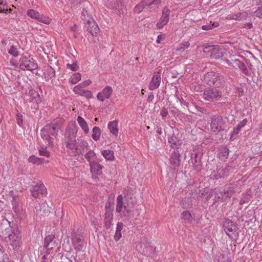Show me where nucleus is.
Returning a JSON list of instances; mask_svg holds the SVG:
<instances>
[{
	"instance_id": "obj_1",
	"label": "nucleus",
	"mask_w": 262,
	"mask_h": 262,
	"mask_svg": "<svg viewBox=\"0 0 262 262\" xmlns=\"http://www.w3.org/2000/svg\"><path fill=\"white\" fill-rule=\"evenodd\" d=\"M0 230L5 232L6 241L9 243L13 249L15 250L19 249L21 241V230L17 224H13L12 226L10 225V222L7 220H2L0 225Z\"/></svg>"
},
{
	"instance_id": "obj_2",
	"label": "nucleus",
	"mask_w": 262,
	"mask_h": 262,
	"mask_svg": "<svg viewBox=\"0 0 262 262\" xmlns=\"http://www.w3.org/2000/svg\"><path fill=\"white\" fill-rule=\"evenodd\" d=\"M116 210L117 213L122 212L121 216L124 220L129 221L133 217V212L134 208V203L130 192L125 196L123 201V196L120 194L117 198Z\"/></svg>"
},
{
	"instance_id": "obj_3",
	"label": "nucleus",
	"mask_w": 262,
	"mask_h": 262,
	"mask_svg": "<svg viewBox=\"0 0 262 262\" xmlns=\"http://www.w3.org/2000/svg\"><path fill=\"white\" fill-rule=\"evenodd\" d=\"M58 125L55 123L48 124L40 131L41 138L48 142V145L53 146L54 137L57 135Z\"/></svg>"
},
{
	"instance_id": "obj_4",
	"label": "nucleus",
	"mask_w": 262,
	"mask_h": 262,
	"mask_svg": "<svg viewBox=\"0 0 262 262\" xmlns=\"http://www.w3.org/2000/svg\"><path fill=\"white\" fill-rule=\"evenodd\" d=\"M204 82L210 86L220 88L225 84L224 76L215 72H209L204 76Z\"/></svg>"
},
{
	"instance_id": "obj_5",
	"label": "nucleus",
	"mask_w": 262,
	"mask_h": 262,
	"mask_svg": "<svg viewBox=\"0 0 262 262\" xmlns=\"http://www.w3.org/2000/svg\"><path fill=\"white\" fill-rule=\"evenodd\" d=\"M81 18L84 21L83 23L87 30L93 36H97L99 32V28L85 9H83L81 12Z\"/></svg>"
},
{
	"instance_id": "obj_6",
	"label": "nucleus",
	"mask_w": 262,
	"mask_h": 262,
	"mask_svg": "<svg viewBox=\"0 0 262 262\" xmlns=\"http://www.w3.org/2000/svg\"><path fill=\"white\" fill-rule=\"evenodd\" d=\"M77 132L76 126L72 124L68 126L65 132L64 142L66 146L70 149H74L76 145V135Z\"/></svg>"
},
{
	"instance_id": "obj_7",
	"label": "nucleus",
	"mask_w": 262,
	"mask_h": 262,
	"mask_svg": "<svg viewBox=\"0 0 262 262\" xmlns=\"http://www.w3.org/2000/svg\"><path fill=\"white\" fill-rule=\"evenodd\" d=\"M84 232L82 229H76L74 228L71 233V238L74 249L77 251H80L84 245Z\"/></svg>"
},
{
	"instance_id": "obj_8",
	"label": "nucleus",
	"mask_w": 262,
	"mask_h": 262,
	"mask_svg": "<svg viewBox=\"0 0 262 262\" xmlns=\"http://www.w3.org/2000/svg\"><path fill=\"white\" fill-rule=\"evenodd\" d=\"M236 184L233 183L225 185L222 189L216 191V196L222 201H225L230 199L234 193V189L236 188Z\"/></svg>"
},
{
	"instance_id": "obj_9",
	"label": "nucleus",
	"mask_w": 262,
	"mask_h": 262,
	"mask_svg": "<svg viewBox=\"0 0 262 262\" xmlns=\"http://www.w3.org/2000/svg\"><path fill=\"white\" fill-rule=\"evenodd\" d=\"M19 68L23 70L32 71L36 70L37 64L34 62V60L30 56L23 55L19 60Z\"/></svg>"
},
{
	"instance_id": "obj_10",
	"label": "nucleus",
	"mask_w": 262,
	"mask_h": 262,
	"mask_svg": "<svg viewBox=\"0 0 262 262\" xmlns=\"http://www.w3.org/2000/svg\"><path fill=\"white\" fill-rule=\"evenodd\" d=\"M222 97V92L213 88L205 89L203 93V98L207 101L213 102L218 100Z\"/></svg>"
},
{
	"instance_id": "obj_11",
	"label": "nucleus",
	"mask_w": 262,
	"mask_h": 262,
	"mask_svg": "<svg viewBox=\"0 0 262 262\" xmlns=\"http://www.w3.org/2000/svg\"><path fill=\"white\" fill-rule=\"evenodd\" d=\"M203 155L201 149L199 148L193 150L191 153V163L193 164L194 169L199 171L202 168L201 157Z\"/></svg>"
},
{
	"instance_id": "obj_12",
	"label": "nucleus",
	"mask_w": 262,
	"mask_h": 262,
	"mask_svg": "<svg viewBox=\"0 0 262 262\" xmlns=\"http://www.w3.org/2000/svg\"><path fill=\"white\" fill-rule=\"evenodd\" d=\"M225 122L223 117L219 115L213 116L211 118V129L212 132L218 133L224 129Z\"/></svg>"
},
{
	"instance_id": "obj_13",
	"label": "nucleus",
	"mask_w": 262,
	"mask_h": 262,
	"mask_svg": "<svg viewBox=\"0 0 262 262\" xmlns=\"http://www.w3.org/2000/svg\"><path fill=\"white\" fill-rule=\"evenodd\" d=\"M161 1L155 0L152 2H146L145 1H142L139 4L137 5L134 8V11L137 13H140L141 12L145 6L149 7L150 9L152 8V5H155L158 8L159 6L161 4Z\"/></svg>"
},
{
	"instance_id": "obj_14",
	"label": "nucleus",
	"mask_w": 262,
	"mask_h": 262,
	"mask_svg": "<svg viewBox=\"0 0 262 262\" xmlns=\"http://www.w3.org/2000/svg\"><path fill=\"white\" fill-rule=\"evenodd\" d=\"M170 10L166 7H164L162 11V15L160 18L159 21L157 23V27L158 29L162 28L163 27L166 25L169 19Z\"/></svg>"
},
{
	"instance_id": "obj_15",
	"label": "nucleus",
	"mask_w": 262,
	"mask_h": 262,
	"mask_svg": "<svg viewBox=\"0 0 262 262\" xmlns=\"http://www.w3.org/2000/svg\"><path fill=\"white\" fill-rule=\"evenodd\" d=\"M31 194L34 198H37L39 193L45 194L47 193V189L43 183L39 182L37 185L32 187Z\"/></svg>"
},
{
	"instance_id": "obj_16",
	"label": "nucleus",
	"mask_w": 262,
	"mask_h": 262,
	"mask_svg": "<svg viewBox=\"0 0 262 262\" xmlns=\"http://www.w3.org/2000/svg\"><path fill=\"white\" fill-rule=\"evenodd\" d=\"M180 154L178 150H174L170 158V167L174 170L177 169L180 165Z\"/></svg>"
},
{
	"instance_id": "obj_17",
	"label": "nucleus",
	"mask_w": 262,
	"mask_h": 262,
	"mask_svg": "<svg viewBox=\"0 0 262 262\" xmlns=\"http://www.w3.org/2000/svg\"><path fill=\"white\" fill-rule=\"evenodd\" d=\"M88 146V143L86 141L78 140L74 149H75V152L77 155H82Z\"/></svg>"
},
{
	"instance_id": "obj_18",
	"label": "nucleus",
	"mask_w": 262,
	"mask_h": 262,
	"mask_svg": "<svg viewBox=\"0 0 262 262\" xmlns=\"http://www.w3.org/2000/svg\"><path fill=\"white\" fill-rule=\"evenodd\" d=\"M161 80V77L159 73H155L151 79V80L149 82V90H154L157 89L160 85Z\"/></svg>"
},
{
	"instance_id": "obj_19",
	"label": "nucleus",
	"mask_w": 262,
	"mask_h": 262,
	"mask_svg": "<svg viewBox=\"0 0 262 262\" xmlns=\"http://www.w3.org/2000/svg\"><path fill=\"white\" fill-rule=\"evenodd\" d=\"M223 226L224 227V229L226 232V234L230 237H231V236L228 233V232L236 231L237 230V225L236 224H235L232 221H231L229 219L226 220L225 221V222L223 224Z\"/></svg>"
},
{
	"instance_id": "obj_20",
	"label": "nucleus",
	"mask_w": 262,
	"mask_h": 262,
	"mask_svg": "<svg viewBox=\"0 0 262 262\" xmlns=\"http://www.w3.org/2000/svg\"><path fill=\"white\" fill-rule=\"evenodd\" d=\"M55 236L53 234H50L47 236L45 238L44 247L48 250H51L56 244V243L54 240Z\"/></svg>"
},
{
	"instance_id": "obj_21",
	"label": "nucleus",
	"mask_w": 262,
	"mask_h": 262,
	"mask_svg": "<svg viewBox=\"0 0 262 262\" xmlns=\"http://www.w3.org/2000/svg\"><path fill=\"white\" fill-rule=\"evenodd\" d=\"M53 61L54 65L49 64L47 69V75L48 78H52L55 75V69L58 68V60L56 58H54Z\"/></svg>"
},
{
	"instance_id": "obj_22",
	"label": "nucleus",
	"mask_w": 262,
	"mask_h": 262,
	"mask_svg": "<svg viewBox=\"0 0 262 262\" xmlns=\"http://www.w3.org/2000/svg\"><path fill=\"white\" fill-rule=\"evenodd\" d=\"M231 167L229 166L219 168L217 170V173L213 175V176L216 179L227 177L229 174V171Z\"/></svg>"
},
{
	"instance_id": "obj_23",
	"label": "nucleus",
	"mask_w": 262,
	"mask_h": 262,
	"mask_svg": "<svg viewBox=\"0 0 262 262\" xmlns=\"http://www.w3.org/2000/svg\"><path fill=\"white\" fill-rule=\"evenodd\" d=\"M168 141L170 146L173 148L178 149L182 144V142L174 134L168 138Z\"/></svg>"
},
{
	"instance_id": "obj_24",
	"label": "nucleus",
	"mask_w": 262,
	"mask_h": 262,
	"mask_svg": "<svg viewBox=\"0 0 262 262\" xmlns=\"http://www.w3.org/2000/svg\"><path fill=\"white\" fill-rule=\"evenodd\" d=\"M113 219V213L105 212L104 214V224L106 229H108L111 228Z\"/></svg>"
},
{
	"instance_id": "obj_25",
	"label": "nucleus",
	"mask_w": 262,
	"mask_h": 262,
	"mask_svg": "<svg viewBox=\"0 0 262 262\" xmlns=\"http://www.w3.org/2000/svg\"><path fill=\"white\" fill-rule=\"evenodd\" d=\"M118 120H114L110 122L107 125L110 132L115 136H117L118 134Z\"/></svg>"
},
{
	"instance_id": "obj_26",
	"label": "nucleus",
	"mask_w": 262,
	"mask_h": 262,
	"mask_svg": "<svg viewBox=\"0 0 262 262\" xmlns=\"http://www.w3.org/2000/svg\"><path fill=\"white\" fill-rule=\"evenodd\" d=\"M77 121L81 128L83 129L84 134H88L89 133V128L86 122L80 116L77 118Z\"/></svg>"
},
{
	"instance_id": "obj_27",
	"label": "nucleus",
	"mask_w": 262,
	"mask_h": 262,
	"mask_svg": "<svg viewBox=\"0 0 262 262\" xmlns=\"http://www.w3.org/2000/svg\"><path fill=\"white\" fill-rule=\"evenodd\" d=\"M91 171L96 174H100L102 166L96 162H91L90 164Z\"/></svg>"
},
{
	"instance_id": "obj_28",
	"label": "nucleus",
	"mask_w": 262,
	"mask_h": 262,
	"mask_svg": "<svg viewBox=\"0 0 262 262\" xmlns=\"http://www.w3.org/2000/svg\"><path fill=\"white\" fill-rule=\"evenodd\" d=\"M235 62L243 73L246 75H249L250 73L245 63L239 60H235Z\"/></svg>"
},
{
	"instance_id": "obj_29",
	"label": "nucleus",
	"mask_w": 262,
	"mask_h": 262,
	"mask_svg": "<svg viewBox=\"0 0 262 262\" xmlns=\"http://www.w3.org/2000/svg\"><path fill=\"white\" fill-rule=\"evenodd\" d=\"M229 149L227 147H223L219 150V157L221 160H225L228 158Z\"/></svg>"
},
{
	"instance_id": "obj_30",
	"label": "nucleus",
	"mask_w": 262,
	"mask_h": 262,
	"mask_svg": "<svg viewBox=\"0 0 262 262\" xmlns=\"http://www.w3.org/2000/svg\"><path fill=\"white\" fill-rule=\"evenodd\" d=\"M28 160L30 163L37 165L42 164L45 162L43 158H38L34 155L29 157Z\"/></svg>"
},
{
	"instance_id": "obj_31",
	"label": "nucleus",
	"mask_w": 262,
	"mask_h": 262,
	"mask_svg": "<svg viewBox=\"0 0 262 262\" xmlns=\"http://www.w3.org/2000/svg\"><path fill=\"white\" fill-rule=\"evenodd\" d=\"M101 134V132L100 128L97 126H95L93 128L92 137L94 140L97 141L99 140Z\"/></svg>"
},
{
	"instance_id": "obj_32",
	"label": "nucleus",
	"mask_w": 262,
	"mask_h": 262,
	"mask_svg": "<svg viewBox=\"0 0 262 262\" xmlns=\"http://www.w3.org/2000/svg\"><path fill=\"white\" fill-rule=\"evenodd\" d=\"M103 156L108 161L114 160V152L110 150H104L102 151Z\"/></svg>"
},
{
	"instance_id": "obj_33",
	"label": "nucleus",
	"mask_w": 262,
	"mask_h": 262,
	"mask_svg": "<svg viewBox=\"0 0 262 262\" xmlns=\"http://www.w3.org/2000/svg\"><path fill=\"white\" fill-rule=\"evenodd\" d=\"M85 158L90 164L91 162H93L92 161V160H94L96 158V153L94 150H90L88 153L86 154L85 155Z\"/></svg>"
},
{
	"instance_id": "obj_34",
	"label": "nucleus",
	"mask_w": 262,
	"mask_h": 262,
	"mask_svg": "<svg viewBox=\"0 0 262 262\" xmlns=\"http://www.w3.org/2000/svg\"><path fill=\"white\" fill-rule=\"evenodd\" d=\"M81 76L80 73H76L73 74L70 77L69 81L72 84H76L80 80Z\"/></svg>"
},
{
	"instance_id": "obj_35",
	"label": "nucleus",
	"mask_w": 262,
	"mask_h": 262,
	"mask_svg": "<svg viewBox=\"0 0 262 262\" xmlns=\"http://www.w3.org/2000/svg\"><path fill=\"white\" fill-rule=\"evenodd\" d=\"M113 93V89L110 86L105 87L102 91V93L105 96V98L108 99Z\"/></svg>"
},
{
	"instance_id": "obj_36",
	"label": "nucleus",
	"mask_w": 262,
	"mask_h": 262,
	"mask_svg": "<svg viewBox=\"0 0 262 262\" xmlns=\"http://www.w3.org/2000/svg\"><path fill=\"white\" fill-rule=\"evenodd\" d=\"M14 212L20 220L24 219L26 216V211L25 210L19 208H15Z\"/></svg>"
},
{
	"instance_id": "obj_37",
	"label": "nucleus",
	"mask_w": 262,
	"mask_h": 262,
	"mask_svg": "<svg viewBox=\"0 0 262 262\" xmlns=\"http://www.w3.org/2000/svg\"><path fill=\"white\" fill-rule=\"evenodd\" d=\"M181 218L185 220L187 222H190L192 219L190 213L188 211H185L181 214Z\"/></svg>"
},
{
	"instance_id": "obj_38",
	"label": "nucleus",
	"mask_w": 262,
	"mask_h": 262,
	"mask_svg": "<svg viewBox=\"0 0 262 262\" xmlns=\"http://www.w3.org/2000/svg\"><path fill=\"white\" fill-rule=\"evenodd\" d=\"M190 46V43L188 41H185L181 43L179 47L176 49V50L178 52H182L186 49L188 48Z\"/></svg>"
},
{
	"instance_id": "obj_39",
	"label": "nucleus",
	"mask_w": 262,
	"mask_h": 262,
	"mask_svg": "<svg viewBox=\"0 0 262 262\" xmlns=\"http://www.w3.org/2000/svg\"><path fill=\"white\" fill-rule=\"evenodd\" d=\"M27 15L32 18L37 19L39 15V12L33 9H29L27 11Z\"/></svg>"
},
{
	"instance_id": "obj_40",
	"label": "nucleus",
	"mask_w": 262,
	"mask_h": 262,
	"mask_svg": "<svg viewBox=\"0 0 262 262\" xmlns=\"http://www.w3.org/2000/svg\"><path fill=\"white\" fill-rule=\"evenodd\" d=\"M113 209V202L108 200L105 204V212L112 213Z\"/></svg>"
},
{
	"instance_id": "obj_41",
	"label": "nucleus",
	"mask_w": 262,
	"mask_h": 262,
	"mask_svg": "<svg viewBox=\"0 0 262 262\" xmlns=\"http://www.w3.org/2000/svg\"><path fill=\"white\" fill-rule=\"evenodd\" d=\"M39 154L41 156H44L49 158L50 156V152L47 149V148L41 147L39 149Z\"/></svg>"
},
{
	"instance_id": "obj_42",
	"label": "nucleus",
	"mask_w": 262,
	"mask_h": 262,
	"mask_svg": "<svg viewBox=\"0 0 262 262\" xmlns=\"http://www.w3.org/2000/svg\"><path fill=\"white\" fill-rule=\"evenodd\" d=\"M9 54L12 55L13 57H17L18 55L17 49L14 46H11L8 51Z\"/></svg>"
},
{
	"instance_id": "obj_43",
	"label": "nucleus",
	"mask_w": 262,
	"mask_h": 262,
	"mask_svg": "<svg viewBox=\"0 0 262 262\" xmlns=\"http://www.w3.org/2000/svg\"><path fill=\"white\" fill-rule=\"evenodd\" d=\"M216 48L214 46H208L207 47H205L204 48V52L205 53H210L211 55L213 53H215V50Z\"/></svg>"
},
{
	"instance_id": "obj_44",
	"label": "nucleus",
	"mask_w": 262,
	"mask_h": 262,
	"mask_svg": "<svg viewBox=\"0 0 262 262\" xmlns=\"http://www.w3.org/2000/svg\"><path fill=\"white\" fill-rule=\"evenodd\" d=\"M36 20L45 24H49L50 23V20L49 18H46L44 16L40 15L39 14Z\"/></svg>"
},
{
	"instance_id": "obj_45",
	"label": "nucleus",
	"mask_w": 262,
	"mask_h": 262,
	"mask_svg": "<svg viewBox=\"0 0 262 262\" xmlns=\"http://www.w3.org/2000/svg\"><path fill=\"white\" fill-rule=\"evenodd\" d=\"M250 200V196L249 194L246 193L244 194L243 198L241 199L239 201V204L243 205L244 203H248Z\"/></svg>"
},
{
	"instance_id": "obj_46",
	"label": "nucleus",
	"mask_w": 262,
	"mask_h": 262,
	"mask_svg": "<svg viewBox=\"0 0 262 262\" xmlns=\"http://www.w3.org/2000/svg\"><path fill=\"white\" fill-rule=\"evenodd\" d=\"M81 96H84L88 99H90L92 97V93L89 90H83L81 92V93L80 94Z\"/></svg>"
},
{
	"instance_id": "obj_47",
	"label": "nucleus",
	"mask_w": 262,
	"mask_h": 262,
	"mask_svg": "<svg viewBox=\"0 0 262 262\" xmlns=\"http://www.w3.org/2000/svg\"><path fill=\"white\" fill-rule=\"evenodd\" d=\"M236 17L234 18L235 19L241 20L242 19H246L247 17V13L246 12L238 13L235 15Z\"/></svg>"
},
{
	"instance_id": "obj_48",
	"label": "nucleus",
	"mask_w": 262,
	"mask_h": 262,
	"mask_svg": "<svg viewBox=\"0 0 262 262\" xmlns=\"http://www.w3.org/2000/svg\"><path fill=\"white\" fill-rule=\"evenodd\" d=\"M8 11L7 6L6 4H4L3 3L0 1V13H7Z\"/></svg>"
},
{
	"instance_id": "obj_49",
	"label": "nucleus",
	"mask_w": 262,
	"mask_h": 262,
	"mask_svg": "<svg viewBox=\"0 0 262 262\" xmlns=\"http://www.w3.org/2000/svg\"><path fill=\"white\" fill-rule=\"evenodd\" d=\"M66 257L70 262H72L73 260L76 262V260H79L80 259H77L76 256L72 255L71 253H68L66 254Z\"/></svg>"
},
{
	"instance_id": "obj_50",
	"label": "nucleus",
	"mask_w": 262,
	"mask_h": 262,
	"mask_svg": "<svg viewBox=\"0 0 262 262\" xmlns=\"http://www.w3.org/2000/svg\"><path fill=\"white\" fill-rule=\"evenodd\" d=\"M67 68L71 69L73 71H76L78 69V66L77 65V62H74L72 64L70 63L67 64Z\"/></svg>"
},
{
	"instance_id": "obj_51",
	"label": "nucleus",
	"mask_w": 262,
	"mask_h": 262,
	"mask_svg": "<svg viewBox=\"0 0 262 262\" xmlns=\"http://www.w3.org/2000/svg\"><path fill=\"white\" fill-rule=\"evenodd\" d=\"M17 123L20 126H22L23 120V116L19 113H18L16 115V117Z\"/></svg>"
},
{
	"instance_id": "obj_52",
	"label": "nucleus",
	"mask_w": 262,
	"mask_h": 262,
	"mask_svg": "<svg viewBox=\"0 0 262 262\" xmlns=\"http://www.w3.org/2000/svg\"><path fill=\"white\" fill-rule=\"evenodd\" d=\"M84 90L82 89V87L80 86L79 84L74 88L73 91L77 94H80Z\"/></svg>"
},
{
	"instance_id": "obj_53",
	"label": "nucleus",
	"mask_w": 262,
	"mask_h": 262,
	"mask_svg": "<svg viewBox=\"0 0 262 262\" xmlns=\"http://www.w3.org/2000/svg\"><path fill=\"white\" fill-rule=\"evenodd\" d=\"M254 15L262 18V7H260L254 12Z\"/></svg>"
},
{
	"instance_id": "obj_54",
	"label": "nucleus",
	"mask_w": 262,
	"mask_h": 262,
	"mask_svg": "<svg viewBox=\"0 0 262 262\" xmlns=\"http://www.w3.org/2000/svg\"><path fill=\"white\" fill-rule=\"evenodd\" d=\"M168 115V111L165 107H163L160 111V115L162 118H165Z\"/></svg>"
},
{
	"instance_id": "obj_55",
	"label": "nucleus",
	"mask_w": 262,
	"mask_h": 262,
	"mask_svg": "<svg viewBox=\"0 0 262 262\" xmlns=\"http://www.w3.org/2000/svg\"><path fill=\"white\" fill-rule=\"evenodd\" d=\"M91 83V81L90 80H86L83 82L79 83L80 86L82 87V88H85L88 85H89Z\"/></svg>"
},
{
	"instance_id": "obj_56",
	"label": "nucleus",
	"mask_w": 262,
	"mask_h": 262,
	"mask_svg": "<svg viewBox=\"0 0 262 262\" xmlns=\"http://www.w3.org/2000/svg\"><path fill=\"white\" fill-rule=\"evenodd\" d=\"M241 128H242L239 127V126L237 125V126L233 129L232 134L231 136V138H232L234 135H237Z\"/></svg>"
},
{
	"instance_id": "obj_57",
	"label": "nucleus",
	"mask_w": 262,
	"mask_h": 262,
	"mask_svg": "<svg viewBox=\"0 0 262 262\" xmlns=\"http://www.w3.org/2000/svg\"><path fill=\"white\" fill-rule=\"evenodd\" d=\"M7 258L4 257V254L2 250L0 249V262H7Z\"/></svg>"
},
{
	"instance_id": "obj_58",
	"label": "nucleus",
	"mask_w": 262,
	"mask_h": 262,
	"mask_svg": "<svg viewBox=\"0 0 262 262\" xmlns=\"http://www.w3.org/2000/svg\"><path fill=\"white\" fill-rule=\"evenodd\" d=\"M199 191L200 190H197L196 189L194 190L193 191V190L191 191V193H189L190 194V197L191 198H198V191Z\"/></svg>"
},
{
	"instance_id": "obj_59",
	"label": "nucleus",
	"mask_w": 262,
	"mask_h": 262,
	"mask_svg": "<svg viewBox=\"0 0 262 262\" xmlns=\"http://www.w3.org/2000/svg\"><path fill=\"white\" fill-rule=\"evenodd\" d=\"M121 233L120 231H116L115 234L114 235V239L116 241H118L121 237Z\"/></svg>"
},
{
	"instance_id": "obj_60",
	"label": "nucleus",
	"mask_w": 262,
	"mask_h": 262,
	"mask_svg": "<svg viewBox=\"0 0 262 262\" xmlns=\"http://www.w3.org/2000/svg\"><path fill=\"white\" fill-rule=\"evenodd\" d=\"M12 205L13 206V209L14 211H15V208H19L18 206V202L16 201V199H12Z\"/></svg>"
},
{
	"instance_id": "obj_61",
	"label": "nucleus",
	"mask_w": 262,
	"mask_h": 262,
	"mask_svg": "<svg viewBox=\"0 0 262 262\" xmlns=\"http://www.w3.org/2000/svg\"><path fill=\"white\" fill-rule=\"evenodd\" d=\"M97 97L98 99L101 102H103L104 101V98H105L102 93H99L97 95Z\"/></svg>"
},
{
	"instance_id": "obj_62",
	"label": "nucleus",
	"mask_w": 262,
	"mask_h": 262,
	"mask_svg": "<svg viewBox=\"0 0 262 262\" xmlns=\"http://www.w3.org/2000/svg\"><path fill=\"white\" fill-rule=\"evenodd\" d=\"M247 119H245L243 121H241L237 125L239 126V127L242 128L247 124Z\"/></svg>"
},
{
	"instance_id": "obj_63",
	"label": "nucleus",
	"mask_w": 262,
	"mask_h": 262,
	"mask_svg": "<svg viewBox=\"0 0 262 262\" xmlns=\"http://www.w3.org/2000/svg\"><path fill=\"white\" fill-rule=\"evenodd\" d=\"M123 229V224L122 223H118L117 224L116 231H121Z\"/></svg>"
},
{
	"instance_id": "obj_64",
	"label": "nucleus",
	"mask_w": 262,
	"mask_h": 262,
	"mask_svg": "<svg viewBox=\"0 0 262 262\" xmlns=\"http://www.w3.org/2000/svg\"><path fill=\"white\" fill-rule=\"evenodd\" d=\"M210 26H211V25L210 23L207 24L206 25H203L202 26V29L204 30H209L211 29Z\"/></svg>"
}]
</instances>
